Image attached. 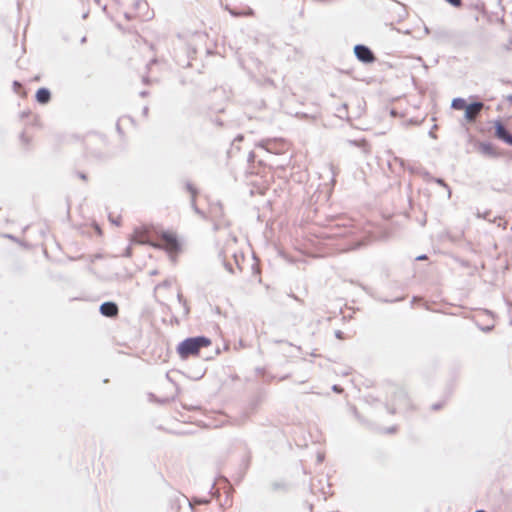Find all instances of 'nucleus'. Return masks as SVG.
Listing matches in <instances>:
<instances>
[{
	"instance_id": "412c9836",
	"label": "nucleus",
	"mask_w": 512,
	"mask_h": 512,
	"mask_svg": "<svg viewBox=\"0 0 512 512\" xmlns=\"http://www.w3.org/2000/svg\"><path fill=\"white\" fill-rule=\"evenodd\" d=\"M350 411L351 413L355 416V418L363 425H367L369 426L370 425V422L368 420H366L363 416L360 415V413L358 412L356 406H350Z\"/></svg>"
},
{
	"instance_id": "2f4dec72",
	"label": "nucleus",
	"mask_w": 512,
	"mask_h": 512,
	"mask_svg": "<svg viewBox=\"0 0 512 512\" xmlns=\"http://www.w3.org/2000/svg\"><path fill=\"white\" fill-rule=\"evenodd\" d=\"M394 161L397 162L403 169H406L408 162L401 157L394 156Z\"/></svg>"
},
{
	"instance_id": "393cba45",
	"label": "nucleus",
	"mask_w": 512,
	"mask_h": 512,
	"mask_svg": "<svg viewBox=\"0 0 512 512\" xmlns=\"http://www.w3.org/2000/svg\"><path fill=\"white\" fill-rule=\"evenodd\" d=\"M219 257H220V258H222V262H223V266H224V268H225L229 273L234 274V268H233V265L225 259V257L223 256V252H222V251L219 253Z\"/></svg>"
},
{
	"instance_id": "603ef678",
	"label": "nucleus",
	"mask_w": 512,
	"mask_h": 512,
	"mask_svg": "<svg viewBox=\"0 0 512 512\" xmlns=\"http://www.w3.org/2000/svg\"><path fill=\"white\" fill-rule=\"evenodd\" d=\"M184 308V315L187 316L190 313V307L188 306V303L182 304Z\"/></svg>"
},
{
	"instance_id": "ea45409f",
	"label": "nucleus",
	"mask_w": 512,
	"mask_h": 512,
	"mask_svg": "<svg viewBox=\"0 0 512 512\" xmlns=\"http://www.w3.org/2000/svg\"><path fill=\"white\" fill-rule=\"evenodd\" d=\"M332 391L337 393V394H342L344 392V388L341 385L334 384L332 386Z\"/></svg>"
},
{
	"instance_id": "09e8293b",
	"label": "nucleus",
	"mask_w": 512,
	"mask_h": 512,
	"mask_svg": "<svg viewBox=\"0 0 512 512\" xmlns=\"http://www.w3.org/2000/svg\"><path fill=\"white\" fill-rule=\"evenodd\" d=\"M232 14L236 15V16H239V15L251 16V15H253V12H252V10L249 9L247 12H244V13H234V12H232Z\"/></svg>"
},
{
	"instance_id": "20e7f679",
	"label": "nucleus",
	"mask_w": 512,
	"mask_h": 512,
	"mask_svg": "<svg viewBox=\"0 0 512 512\" xmlns=\"http://www.w3.org/2000/svg\"><path fill=\"white\" fill-rule=\"evenodd\" d=\"M451 107L457 111H463V119L466 124L473 125L486 109L484 103L479 101H468L464 98H454Z\"/></svg>"
},
{
	"instance_id": "7ed1b4c3",
	"label": "nucleus",
	"mask_w": 512,
	"mask_h": 512,
	"mask_svg": "<svg viewBox=\"0 0 512 512\" xmlns=\"http://www.w3.org/2000/svg\"><path fill=\"white\" fill-rule=\"evenodd\" d=\"M212 345V340L205 335L189 336L180 341L176 346V353L181 360L200 355L202 348Z\"/></svg>"
},
{
	"instance_id": "b1692460",
	"label": "nucleus",
	"mask_w": 512,
	"mask_h": 512,
	"mask_svg": "<svg viewBox=\"0 0 512 512\" xmlns=\"http://www.w3.org/2000/svg\"><path fill=\"white\" fill-rule=\"evenodd\" d=\"M251 464V454L250 452L247 453L245 457H243L240 467L242 470L248 471Z\"/></svg>"
},
{
	"instance_id": "39448f33",
	"label": "nucleus",
	"mask_w": 512,
	"mask_h": 512,
	"mask_svg": "<svg viewBox=\"0 0 512 512\" xmlns=\"http://www.w3.org/2000/svg\"><path fill=\"white\" fill-rule=\"evenodd\" d=\"M159 235L165 241V246L160 244H154L153 246L155 248L165 250L168 253L170 259L175 262L177 254L182 251V242L179 239L177 233L172 230L162 229L159 232Z\"/></svg>"
},
{
	"instance_id": "72a5a7b5",
	"label": "nucleus",
	"mask_w": 512,
	"mask_h": 512,
	"mask_svg": "<svg viewBox=\"0 0 512 512\" xmlns=\"http://www.w3.org/2000/svg\"><path fill=\"white\" fill-rule=\"evenodd\" d=\"M132 254H133V250H132L131 245H129V246H127V247L124 249V251H123V253H122V256H123V257H126V258H130V257L132 256Z\"/></svg>"
},
{
	"instance_id": "58836bf2",
	"label": "nucleus",
	"mask_w": 512,
	"mask_h": 512,
	"mask_svg": "<svg viewBox=\"0 0 512 512\" xmlns=\"http://www.w3.org/2000/svg\"><path fill=\"white\" fill-rule=\"evenodd\" d=\"M206 373V369H204L203 371H199V372H195L194 375L191 376L192 379L194 380H200Z\"/></svg>"
},
{
	"instance_id": "8fccbe9b",
	"label": "nucleus",
	"mask_w": 512,
	"mask_h": 512,
	"mask_svg": "<svg viewBox=\"0 0 512 512\" xmlns=\"http://www.w3.org/2000/svg\"><path fill=\"white\" fill-rule=\"evenodd\" d=\"M396 431H397V426H391V427L386 429V432L388 434H394Z\"/></svg>"
},
{
	"instance_id": "bb28decb",
	"label": "nucleus",
	"mask_w": 512,
	"mask_h": 512,
	"mask_svg": "<svg viewBox=\"0 0 512 512\" xmlns=\"http://www.w3.org/2000/svg\"><path fill=\"white\" fill-rule=\"evenodd\" d=\"M246 473H247V471L242 470L241 468H239V471L237 472V475L235 477V482L237 484H239L244 479Z\"/></svg>"
},
{
	"instance_id": "1a4fd4ad",
	"label": "nucleus",
	"mask_w": 512,
	"mask_h": 512,
	"mask_svg": "<svg viewBox=\"0 0 512 512\" xmlns=\"http://www.w3.org/2000/svg\"><path fill=\"white\" fill-rule=\"evenodd\" d=\"M474 148L486 158H499L502 156L498 148L490 141L474 140Z\"/></svg>"
},
{
	"instance_id": "de8ad7c7",
	"label": "nucleus",
	"mask_w": 512,
	"mask_h": 512,
	"mask_svg": "<svg viewBox=\"0 0 512 512\" xmlns=\"http://www.w3.org/2000/svg\"><path fill=\"white\" fill-rule=\"evenodd\" d=\"M3 237L8 238L12 241L18 242V238L12 234H3Z\"/></svg>"
},
{
	"instance_id": "a18cd8bd",
	"label": "nucleus",
	"mask_w": 512,
	"mask_h": 512,
	"mask_svg": "<svg viewBox=\"0 0 512 512\" xmlns=\"http://www.w3.org/2000/svg\"><path fill=\"white\" fill-rule=\"evenodd\" d=\"M402 300H403V298H402V297H397V298H395V299H393V300H390V299H382L381 301H382V302H385V303H394V302H400V301H402Z\"/></svg>"
},
{
	"instance_id": "6e6d98bb",
	"label": "nucleus",
	"mask_w": 512,
	"mask_h": 512,
	"mask_svg": "<svg viewBox=\"0 0 512 512\" xmlns=\"http://www.w3.org/2000/svg\"><path fill=\"white\" fill-rule=\"evenodd\" d=\"M426 221H427L426 220V216L424 215L423 218L419 220V223H420L421 226H425Z\"/></svg>"
},
{
	"instance_id": "a19ab883",
	"label": "nucleus",
	"mask_w": 512,
	"mask_h": 512,
	"mask_svg": "<svg viewBox=\"0 0 512 512\" xmlns=\"http://www.w3.org/2000/svg\"><path fill=\"white\" fill-rule=\"evenodd\" d=\"M75 175H76L79 179H81V180H83V181H87V180H88V175H87L85 172H83V171H76V172H75Z\"/></svg>"
},
{
	"instance_id": "a878e982",
	"label": "nucleus",
	"mask_w": 512,
	"mask_h": 512,
	"mask_svg": "<svg viewBox=\"0 0 512 512\" xmlns=\"http://www.w3.org/2000/svg\"><path fill=\"white\" fill-rule=\"evenodd\" d=\"M255 158H256V154H255V152H254V151H250V152H249V154H248V156H247V159H246L247 164H248V167H249L250 169H254V167H255V166H254Z\"/></svg>"
},
{
	"instance_id": "69168bd1",
	"label": "nucleus",
	"mask_w": 512,
	"mask_h": 512,
	"mask_svg": "<svg viewBox=\"0 0 512 512\" xmlns=\"http://www.w3.org/2000/svg\"><path fill=\"white\" fill-rule=\"evenodd\" d=\"M108 382H109V379H108V378H105V379L103 380V383H108Z\"/></svg>"
},
{
	"instance_id": "f704fd0d",
	"label": "nucleus",
	"mask_w": 512,
	"mask_h": 512,
	"mask_svg": "<svg viewBox=\"0 0 512 512\" xmlns=\"http://www.w3.org/2000/svg\"><path fill=\"white\" fill-rule=\"evenodd\" d=\"M491 213H492V212H491L490 210H487V211H485V212H483V213L478 212V213H477V217H478V218H483V219H485V220H489V221H490V215H491Z\"/></svg>"
},
{
	"instance_id": "4c0bfd02",
	"label": "nucleus",
	"mask_w": 512,
	"mask_h": 512,
	"mask_svg": "<svg viewBox=\"0 0 512 512\" xmlns=\"http://www.w3.org/2000/svg\"><path fill=\"white\" fill-rule=\"evenodd\" d=\"M406 169L409 170V172L412 173V174H420L421 173V171H420L421 169L420 168L411 166L409 164H407Z\"/></svg>"
},
{
	"instance_id": "6ab92c4d",
	"label": "nucleus",
	"mask_w": 512,
	"mask_h": 512,
	"mask_svg": "<svg viewBox=\"0 0 512 512\" xmlns=\"http://www.w3.org/2000/svg\"><path fill=\"white\" fill-rule=\"evenodd\" d=\"M210 503V499L208 498H205V497H193L191 499V501H189V507L192 511H194V505L195 504H198V505H207Z\"/></svg>"
},
{
	"instance_id": "5701e85b",
	"label": "nucleus",
	"mask_w": 512,
	"mask_h": 512,
	"mask_svg": "<svg viewBox=\"0 0 512 512\" xmlns=\"http://www.w3.org/2000/svg\"><path fill=\"white\" fill-rule=\"evenodd\" d=\"M190 206L191 208L193 209V211L199 215L200 217L202 218H206V214L203 210H201L198 206H197V203H196V198H191L190 199Z\"/></svg>"
},
{
	"instance_id": "7c9ffc66",
	"label": "nucleus",
	"mask_w": 512,
	"mask_h": 512,
	"mask_svg": "<svg viewBox=\"0 0 512 512\" xmlns=\"http://www.w3.org/2000/svg\"><path fill=\"white\" fill-rule=\"evenodd\" d=\"M272 489L274 491L280 490V489H286V484L283 482H273L272 483Z\"/></svg>"
},
{
	"instance_id": "f3484780",
	"label": "nucleus",
	"mask_w": 512,
	"mask_h": 512,
	"mask_svg": "<svg viewBox=\"0 0 512 512\" xmlns=\"http://www.w3.org/2000/svg\"><path fill=\"white\" fill-rule=\"evenodd\" d=\"M51 94L50 91L46 88H40L36 92V100L40 104H47L50 101Z\"/></svg>"
},
{
	"instance_id": "ddd939ff",
	"label": "nucleus",
	"mask_w": 512,
	"mask_h": 512,
	"mask_svg": "<svg viewBox=\"0 0 512 512\" xmlns=\"http://www.w3.org/2000/svg\"><path fill=\"white\" fill-rule=\"evenodd\" d=\"M346 142L349 145L358 148L363 155L371 154V146L366 138L347 139Z\"/></svg>"
},
{
	"instance_id": "c85d7f7f",
	"label": "nucleus",
	"mask_w": 512,
	"mask_h": 512,
	"mask_svg": "<svg viewBox=\"0 0 512 512\" xmlns=\"http://www.w3.org/2000/svg\"><path fill=\"white\" fill-rule=\"evenodd\" d=\"M108 219H109L111 224H114L116 226H120L121 225V216H118V217L115 218L110 213L109 216H108Z\"/></svg>"
},
{
	"instance_id": "e2e57ef3",
	"label": "nucleus",
	"mask_w": 512,
	"mask_h": 512,
	"mask_svg": "<svg viewBox=\"0 0 512 512\" xmlns=\"http://www.w3.org/2000/svg\"><path fill=\"white\" fill-rule=\"evenodd\" d=\"M96 230H97V233H98V234H101V233H102V230H101V228H100L99 226H97V227H96Z\"/></svg>"
},
{
	"instance_id": "9d476101",
	"label": "nucleus",
	"mask_w": 512,
	"mask_h": 512,
	"mask_svg": "<svg viewBox=\"0 0 512 512\" xmlns=\"http://www.w3.org/2000/svg\"><path fill=\"white\" fill-rule=\"evenodd\" d=\"M99 313L104 317L114 319L119 314L118 304L114 301H105L100 304Z\"/></svg>"
},
{
	"instance_id": "4d7b16f0",
	"label": "nucleus",
	"mask_w": 512,
	"mask_h": 512,
	"mask_svg": "<svg viewBox=\"0 0 512 512\" xmlns=\"http://www.w3.org/2000/svg\"><path fill=\"white\" fill-rule=\"evenodd\" d=\"M256 373H257V374H263V373H264V368L257 367V368H256Z\"/></svg>"
},
{
	"instance_id": "5fc2aeb1",
	"label": "nucleus",
	"mask_w": 512,
	"mask_h": 512,
	"mask_svg": "<svg viewBox=\"0 0 512 512\" xmlns=\"http://www.w3.org/2000/svg\"><path fill=\"white\" fill-rule=\"evenodd\" d=\"M436 131L437 130H428L429 137L436 139L437 138Z\"/></svg>"
},
{
	"instance_id": "a211bd4d",
	"label": "nucleus",
	"mask_w": 512,
	"mask_h": 512,
	"mask_svg": "<svg viewBox=\"0 0 512 512\" xmlns=\"http://www.w3.org/2000/svg\"><path fill=\"white\" fill-rule=\"evenodd\" d=\"M184 188L190 194V199L197 198L200 193L199 189L190 181L185 182Z\"/></svg>"
},
{
	"instance_id": "79ce46f5",
	"label": "nucleus",
	"mask_w": 512,
	"mask_h": 512,
	"mask_svg": "<svg viewBox=\"0 0 512 512\" xmlns=\"http://www.w3.org/2000/svg\"><path fill=\"white\" fill-rule=\"evenodd\" d=\"M334 334L335 337L339 340H343L345 338V333L341 330H336Z\"/></svg>"
},
{
	"instance_id": "c03bdc74",
	"label": "nucleus",
	"mask_w": 512,
	"mask_h": 512,
	"mask_svg": "<svg viewBox=\"0 0 512 512\" xmlns=\"http://www.w3.org/2000/svg\"><path fill=\"white\" fill-rule=\"evenodd\" d=\"M177 300L178 302L182 305V304H185L187 302V300L184 298V296L182 295L181 292H178L177 294Z\"/></svg>"
},
{
	"instance_id": "37998d69",
	"label": "nucleus",
	"mask_w": 512,
	"mask_h": 512,
	"mask_svg": "<svg viewBox=\"0 0 512 512\" xmlns=\"http://www.w3.org/2000/svg\"><path fill=\"white\" fill-rule=\"evenodd\" d=\"M446 1L454 7H460L462 5L461 0H446Z\"/></svg>"
},
{
	"instance_id": "4468645a",
	"label": "nucleus",
	"mask_w": 512,
	"mask_h": 512,
	"mask_svg": "<svg viewBox=\"0 0 512 512\" xmlns=\"http://www.w3.org/2000/svg\"><path fill=\"white\" fill-rule=\"evenodd\" d=\"M244 139L243 134H238L233 141L230 144V148L227 150V158L232 159L236 156L238 152H240V146L239 143L242 142Z\"/></svg>"
},
{
	"instance_id": "338daca9",
	"label": "nucleus",
	"mask_w": 512,
	"mask_h": 512,
	"mask_svg": "<svg viewBox=\"0 0 512 512\" xmlns=\"http://www.w3.org/2000/svg\"><path fill=\"white\" fill-rule=\"evenodd\" d=\"M14 85L18 86L19 88L21 87V85L18 82H15Z\"/></svg>"
},
{
	"instance_id": "e433bc0d",
	"label": "nucleus",
	"mask_w": 512,
	"mask_h": 512,
	"mask_svg": "<svg viewBox=\"0 0 512 512\" xmlns=\"http://www.w3.org/2000/svg\"><path fill=\"white\" fill-rule=\"evenodd\" d=\"M444 405H445V401H440V402L432 404L431 409L433 411H438V410L442 409Z\"/></svg>"
},
{
	"instance_id": "0eeeda50",
	"label": "nucleus",
	"mask_w": 512,
	"mask_h": 512,
	"mask_svg": "<svg viewBox=\"0 0 512 512\" xmlns=\"http://www.w3.org/2000/svg\"><path fill=\"white\" fill-rule=\"evenodd\" d=\"M386 410L390 414H396L398 409H412L410 398L407 391L404 388H396L391 398V403L386 402L384 404Z\"/></svg>"
},
{
	"instance_id": "bf43d9fd",
	"label": "nucleus",
	"mask_w": 512,
	"mask_h": 512,
	"mask_svg": "<svg viewBox=\"0 0 512 512\" xmlns=\"http://www.w3.org/2000/svg\"><path fill=\"white\" fill-rule=\"evenodd\" d=\"M172 322L175 323V324H179V320L176 317H173Z\"/></svg>"
},
{
	"instance_id": "680f3d73",
	"label": "nucleus",
	"mask_w": 512,
	"mask_h": 512,
	"mask_svg": "<svg viewBox=\"0 0 512 512\" xmlns=\"http://www.w3.org/2000/svg\"><path fill=\"white\" fill-rule=\"evenodd\" d=\"M309 510L312 512L313 510V504L307 503Z\"/></svg>"
},
{
	"instance_id": "6e6552de",
	"label": "nucleus",
	"mask_w": 512,
	"mask_h": 512,
	"mask_svg": "<svg viewBox=\"0 0 512 512\" xmlns=\"http://www.w3.org/2000/svg\"><path fill=\"white\" fill-rule=\"evenodd\" d=\"M126 15L129 19L148 21L154 17V11L146 0H134L129 6Z\"/></svg>"
},
{
	"instance_id": "c756f323",
	"label": "nucleus",
	"mask_w": 512,
	"mask_h": 512,
	"mask_svg": "<svg viewBox=\"0 0 512 512\" xmlns=\"http://www.w3.org/2000/svg\"><path fill=\"white\" fill-rule=\"evenodd\" d=\"M171 285H172V280L171 279H165L164 281L159 283L156 286V288H169V287H171Z\"/></svg>"
},
{
	"instance_id": "774afa93",
	"label": "nucleus",
	"mask_w": 512,
	"mask_h": 512,
	"mask_svg": "<svg viewBox=\"0 0 512 512\" xmlns=\"http://www.w3.org/2000/svg\"><path fill=\"white\" fill-rule=\"evenodd\" d=\"M475 512H485V511H484V510H477V511H475Z\"/></svg>"
},
{
	"instance_id": "dca6fc26",
	"label": "nucleus",
	"mask_w": 512,
	"mask_h": 512,
	"mask_svg": "<svg viewBox=\"0 0 512 512\" xmlns=\"http://www.w3.org/2000/svg\"><path fill=\"white\" fill-rule=\"evenodd\" d=\"M423 176L427 179H429L430 181H433L435 183H437L438 185L442 186L443 188H445L447 191H448V197L450 198L451 197V188L450 186L445 182V180L443 178H440V177H433L431 176V174L428 172V171H424L423 172Z\"/></svg>"
},
{
	"instance_id": "3c124183",
	"label": "nucleus",
	"mask_w": 512,
	"mask_h": 512,
	"mask_svg": "<svg viewBox=\"0 0 512 512\" xmlns=\"http://www.w3.org/2000/svg\"><path fill=\"white\" fill-rule=\"evenodd\" d=\"M428 259V256L426 254H421V255H418L415 260L416 261H424V260H427Z\"/></svg>"
},
{
	"instance_id": "423d86ee",
	"label": "nucleus",
	"mask_w": 512,
	"mask_h": 512,
	"mask_svg": "<svg viewBox=\"0 0 512 512\" xmlns=\"http://www.w3.org/2000/svg\"><path fill=\"white\" fill-rule=\"evenodd\" d=\"M291 144L283 137H273L260 140L256 147L275 155H285L290 150Z\"/></svg>"
},
{
	"instance_id": "052dcab7",
	"label": "nucleus",
	"mask_w": 512,
	"mask_h": 512,
	"mask_svg": "<svg viewBox=\"0 0 512 512\" xmlns=\"http://www.w3.org/2000/svg\"><path fill=\"white\" fill-rule=\"evenodd\" d=\"M390 115H391V117H395L396 116V112L394 110H391L390 111Z\"/></svg>"
},
{
	"instance_id": "9b49d317",
	"label": "nucleus",
	"mask_w": 512,
	"mask_h": 512,
	"mask_svg": "<svg viewBox=\"0 0 512 512\" xmlns=\"http://www.w3.org/2000/svg\"><path fill=\"white\" fill-rule=\"evenodd\" d=\"M354 52L356 57L364 63H371L375 60L372 51L364 45H356L354 48Z\"/></svg>"
},
{
	"instance_id": "864d4df0",
	"label": "nucleus",
	"mask_w": 512,
	"mask_h": 512,
	"mask_svg": "<svg viewBox=\"0 0 512 512\" xmlns=\"http://www.w3.org/2000/svg\"><path fill=\"white\" fill-rule=\"evenodd\" d=\"M325 459V455L323 453H318L317 454V462L318 463H322Z\"/></svg>"
},
{
	"instance_id": "49530a36",
	"label": "nucleus",
	"mask_w": 512,
	"mask_h": 512,
	"mask_svg": "<svg viewBox=\"0 0 512 512\" xmlns=\"http://www.w3.org/2000/svg\"><path fill=\"white\" fill-rule=\"evenodd\" d=\"M459 263L462 267H465V268H469L470 267V262L468 260H459Z\"/></svg>"
},
{
	"instance_id": "f8f14e48",
	"label": "nucleus",
	"mask_w": 512,
	"mask_h": 512,
	"mask_svg": "<svg viewBox=\"0 0 512 512\" xmlns=\"http://www.w3.org/2000/svg\"><path fill=\"white\" fill-rule=\"evenodd\" d=\"M17 138L23 150L29 151L32 149L33 135L31 133V130H21L18 133Z\"/></svg>"
},
{
	"instance_id": "cd10ccee",
	"label": "nucleus",
	"mask_w": 512,
	"mask_h": 512,
	"mask_svg": "<svg viewBox=\"0 0 512 512\" xmlns=\"http://www.w3.org/2000/svg\"><path fill=\"white\" fill-rule=\"evenodd\" d=\"M259 403H260V398L259 397H256L253 400H251V402L249 403L250 410L252 412L255 411L257 409V407L259 406Z\"/></svg>"
},
{
	"instance_id": "aec40b11",
	"label": "nucleus",
	"mask_w": 512,
	"mask_h": 512,
	"mask_svg": "<svg viewBox=\"0 0 512 512\" xmlns=\"http://www.w3.org/2000/svg\"><path fill=\"white\" fill-rule=\"evenodd\" d=\"M170 510L167 512H179L180 510V499L178 496H175L169 500Z\"/></svg>"
},
{
	"instance_id": "f03ea898",
	"label": "nucleus",
	"mask_w": 512,
	"mask_h": 512,
	"mask_svg": "<svg viewBox=\"0 0 512 512\" xmlns=\"http://www.w3.org/2000/svg\"><path fill=\"white\" fill-rule=\"evenodd\" d=\"M329 238L342 239L343 243L340 244L342 250L351 251L364 247L368 243L366 236L359 233V231L351 224L350 220H344L341 223H336L331 232L328 234Z\"/></svg>"
},
{
	"instance_id": "c9c22d12",
	"label": "nucleus",
	"mask_w": 512,
	"mask_h": 512,
	"mask_svg": "<svg viewBox=\"0 0 512 512\" xmlns=\"http://www.w3.org/2000/svg\"><path fill=\"white\" fill-rule=\"evenodd\" d=\"M478 328L485 332V333H489L491 332L493 329H494V325H486V326H482L480 324H477Z\"/></svg>"
},
{
	"instance_id": "f257e3e1",
	"label": "nucleus",
	"mask_w": 512,
	"mask_h": 512,
	"mask_svg": "<svg viewBox=\"0 0 512 512\" xmlns=\"http://www.w3.org/2000/svg\"><path fill=\"white\" fill-rule=\"evenodd\" d=\"M88 153L98 159H105L125 146L124 130H89L83 138Z\"/></svg>"
},
{
	"instance_id": "4be33fe9",
	"label": "nucleus",
	"mask_w": 512,
	"mask_h": 512,
	"mask_svg": "<svg viewBox=\"0 0 512 512\" xmlns=\"http://www.w3.org/2000/svg\"><path fill=\"white\" fill-rule=\"evenodd\" d=\"M446 236L447 238L452 242V243H458L459 241H461V239L464 237V232L463 231H460L458 233H451V232H447L446 233Z\"/></svg>"
},
{
	"instance_id": "473e14b6",
	"label": "nucleus",
	"mask_w": 512,
	"mask_h": 512,
	"mask_svg": "<svg viewBox=\"0 0 512 512\" xmlns=\"http://www.w3.org/2000/svg\"><path fill=\"white\" fill-rule=\"evenodd\" d=\"M149 397H150V399H151L152 401H155V402L160 403V404H165V403H167V402H168V399H167V398H165V399H160V398L156 397L153 393H150V394H149Z\"/></svg>"
},
{
	"instance_id": "0e129e2a",
	"label": "nucleus",
	"mask_w": 512,
	"mask_h": 512,
	"mask_svg": "<svg viewBox=\"0 0 512 512\" xmlns=\"http://www.w3.org/2000/svg\"><path fill=\"white\" fill-rule=\"evenodd\" d=\"M288 377H289V375H288V374H287V375H284V376H282V377L280 378V380H281V381H283V380L287 379Z\"/></svg>"
},
{
	"instance_id": "13d9d810",
	"label": "nucleus",
	"mask_w": 512,
	"mask_h": 512,
	"mask_svg": "<svg viewBox=\"0 0 512 512\" xmlns=\"http://www.w3.org/2000/svg\"><path fill=\"white\" fill-rule=\"evenodd\" d=\"M258 165L261 166V167H265V162L263 160H259L258 161Z\"/></svg>"
},
{
	"instance_id": "2eb2a0df",
	"label": "nucleus",
	"mask_w": 512,
	"mask_h": 512,
	"mask_svg": "<svg viewBox=\"0 0 512 512\" xmlns=\"http://www.w3.org/2000/svg\"><path fill=\"white\" fill-rule=\"evenodd\" d=\"M497 139L501 140L505 144L512 146V133L511 130H493Z\"/></svg>"
}]
</instances>
